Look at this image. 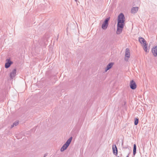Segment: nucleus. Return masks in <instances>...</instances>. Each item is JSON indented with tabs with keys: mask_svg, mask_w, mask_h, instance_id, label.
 <instances>
[{
	"mask_svg": "<svg viewBox=\"0 0 157 157\" xmlns=\"http://www.w3.org/2000/svg\"><path fill=\"white\" fill-rule=\"evenodd\" d=\"M125 21V17L122 13H121L118 17L117 25H124Z\"/></svg>",
	"mask_w": 157,
	"mask_h": 157,
	"instance_id": "1",
	"label": "nucleus"
},
{
	"mask_svg": "<svg viewBox=\"0 0 157 157\" xmlns=\"http://www.w3.org/2000/svg\"><path fill=\"white\" fill-rule=\"evenodd\" d=\"M72 139V137H71L67 140L66 142L61 148V151L62 152L67 149V147L71 143Z\"/></svg>",
	"mask_w": 157,
	"mask_h": 157,
	"instance_id": "2",
	"label": "nucleus"
},
{
	"mask_svg": "<svg viewBox=\"0 0 157 157\" xmlns=\"http://www.w3.org/2000/svg\"><path fill=\"white\" fill-rule=\"evenodd\" d=\"M110 19V17H109L106 18L104 22H103L102 25V28L104 30L106 29L109 25V21Z\"/></svg>",
	"mask_w": 157,
	"mask_h": 157,
	"instance_id": "3",
	"label": "nucleus"
},
{
	"mask_svg": "<svg viewBox=\"0 0 157 157\" xmlns=\"http://www.w3.org/2000/svg\"><path fill=\"white\" fill-rule=\"evenodd\" d=\"M124 26V25H117V29L116 32L117 34H119L122 32Z\"/></svg>",
	"mask_w": 157,
	"mask_h": 157,
	"instance_id": "4",
	"label": "nucleus"
},
{
	"mask_svg": "<svg viewBox=\"0 0 157 157\" xmlns=\"http://www.w3.org/2000/svg\"><path fill=\"white\" fill-rule=\"evenodd\" d=\"M130 50L129 48H127L125 49V57L124 58V60L126 61H128V59L127 58H129L130 57Z\"/></svg>",
	"mask_w": 157,
	"mask_h": 157,
	"instance_id": "5",
	"label": "nucleus"
},
{
	"mask_svg": "<svg viewBox=\"0 0 157 157\" xmlns=\"http://www.w3.org/2000/svg\"><path fill=\"white\" fill-rule=\"evenodd\" d=\"M136 84L135 82L133 80H131L130 83V86L132 90H135L136 87Z\"/></svg>",
	"mask_w": 157,
	"mask_h": 157,
	"instance_id": "6",
	"label": "nucleus"
},
{
	"mask_svg": "<svg viewBox=\"0 0 157 157\" xmlns=\"http://www.w3.org/2000/svg\"><path fill=\"white\" fill-rule=\"evenodd\" d=\"M151 51L154 56H157V45L152 48Z\"/></svg>",
	"mask_w": 157,
	"mask_h": 157,
	"instance_id": "7",
	"label": "nucleus"
},
{
	"mask_svg": "<svg viewBox=\"0 0 157 157\" xmlns=\"http://www.w3.org/2000/svg\"><path fill=\"white\" fill-rule=\"evenodd\" d=\"M112 148L113 154L117 156L118 154V150L116 145H113L112 146Z\"/></svg>",
	"mask_w": 157,
	"mask_h": 157,
	"instance_id": "8",
	"label": "nucleus"
},
{
	"mask_svg": "<svg viewBox=\"0 0 157 157\" xmlns=\"http://www.w3.org/2000/svg\"><path fill=\"white\" fill-rule=\"evenodd\" d=\"M6 61L7 62L5 64V67L6 68H8L13 63V62L10 61V59H7Z\"/></svg>",
	"mask_w": 157,
	"mask_h": 157,
	"instance_id": "9",
	"label": "nucleus"
},
{
	"mask_svg": "<svg viewBox=\"0 0 157 157\" xmlns=\"http://www.w3.org/2000/svg\"><path fill=\"white\" fill-rule=\"evenodd\" d=\"M16 69H14L10 74V78L13 79L16 75Z\"/></svg>",
	"mask_w": 157,
	"mask_h": 157,
	"instance_id": "10",
	"label": "nucleus"
},
{
	"mask_svg": "<svg viewBox=\"0 0 157 157\" xmlns=\"http://www.w3.org/2000/svg\"><path fill=\"white\" fill-rule=\"evenodd\" d=\"M113 65V63H109L107 66L105 70V72H106L108 70H109L112 68Z\"/></svg>",
	"mask_w": 157,
	"mask_h": 157,
	"instance_id": "11",
	"label": "nucleus"
},
{
	"mask_svg": "<svg viewBox=\"0 0 157 157\" xmlns=\"http://www.w3.org/2000/svg\"><path fill=\"white\" fill-rule=\"evenodd\" d=\"M139 8L138 7H133L131 9V13L135 14L138 11Z\"/></svg>",
	"mask_w": 157,
	"mask_h": 157,
	"instance_id": "12",
	"label": "nucleus"
},
{
	"mask_svg": "<svg viewBox=\"0 0 157 157\" xmlns=\"http://www.w3.org/2000/svg\"><path fill=\"white\" fill-rule=\"evenodd\" d=\"M139 41L142 44H144L147 43V42L145 39L144 38L140 37H139Z\"/></svg>",
	"mask_w": 157,
	"mask_h": 157,
	"instance_id": "13",
	"label": "nucleus"
},
{
	"mask_svg": "<svg viewBox=\"0 0 157 157\" xmlns=\"http://www.w3.org/2000/svg\"><path fill=\"white\" fill-rule=\"evenodd\" d=\"M136 144H134L133 145V154L134 156L136 153Z\"/></svg>",
	"mask_w": 157,
	"mask_h": 157,
	"instance_id": "14",
	"label": "nucleus"
},
{
	"mask_svg": "<svg viewBox=\"0 0 157 157\" xmlns=\"http://www.w3.org/2000/svg\"><path fill=\"white\" fill-rule=\"evenodd\" d=\"M143 49L144 51L146 52H148V51H147V43L144 44Z\"/></svg>",
	"mask_w": 157,
	"mask_h": 157,
	"instance_id": "15",
	"label": "nucleus"
},
{
	"mask_svg": "<svg viewBox=\"0 0 157 157\" xmlns=\"http://www.w3.org/2000/svg\"><path fill=\"white\" fill-rule=\"evenodd\" d=\"M139 122V119L136 118H135L134 121V124L137 125Z\"/></svg>",
	"mask_w": 157,
	"mask_h": 157,
	"instance_id": "16",
	"label": "nucleus"
},
{
	"mask_svg": "<svg viewBox=\"0 0 157 157\" xmlns=\"http://www.w3.org/2000/svg\"><path fill=\"white\" fill-rule=\"evenodd\" d=\"M19 124V121H16L14 122L13 124L14 125V126H16L17 125Z\"/></svg>",
	"mask_w": 157,
	"mask_h": 157,
	"instance_id": "17",
	"label": "nucleus"
},
{
	"mask_svg": "<svg viewBox=\"0 0 157 157\" xmlns=\"http://www.w3.org/2000/svg\"><path fill=\"white\" fill-rule=\"evenodd\" d=\"M14 125H13V124H12L11 126V127H10V128H13L14 127Z\"/></svg>",
	"mask_w": 157,
	"mask_h": 157,
	"instance_id": "18",
	"label": "nucleus"
},
{
	"mask_svg": "<svg viewBox=\"0 0 157 157\" xmlns=\"http://www.w3.org/2000/svg\"><path fill=\"white\" fill-rule=\"evenodd\" d=\"M126 157H129V154Z\"/></svg>",
	"mask_w": 157,
	"mask_h": 157,
	"instance_id": "19",
	"label": "nucleus"
},
{
	"mask_svg": "<svg viewBox=\"0 0 157 157\" xmlns=\"http://www.w3.org/2000/svg\"><path fill=\"white\" fill-rule=\"evenodd\" d=\"M75 1H77V0H75Z\"/></svg>",
	"mask_w": 157,
	"mask_h": 157,
	"instance_id": "20",
	"label": "nucleus"
},
{
	"mask_svg": "<svg viewBox=\"0 0 157 157\" xmlns=\"http://www.w3.org/2000/svg\"><path fill=\"white\" fill-rule=\"evenodd\" d=\"M117 157H119V156H118Z\"/></svg>",
	"mask_w": 157,
	"mask_h": 157,
	"instance_id": "21",
	"label": "nucleus"
}]
</instances>
